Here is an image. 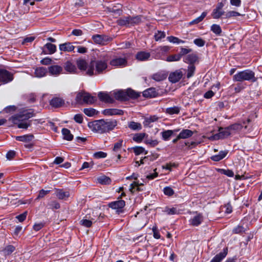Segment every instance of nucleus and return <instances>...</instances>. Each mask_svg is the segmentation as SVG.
<instances>
[{
	"label": "nucleus",
	"mask_w": 262,
	"mask_h": 262,
	"mask_svg": "<svg viewBox=\"0 0 262 262\" xmlns=\"http://www.w3.org/2000/svg\"><path fill=\"white\" fill-rule=\"evenodd\" d=\"M34 116L32 110L25 111L19 114L12 116L10 120L19 128L27 129L31 124V121L27 120Z\"/></svg>",
	"instance_id": "f257e3e1"
},
{
	"label": "nucleus",
	"mask_w": 262,
	"mask_h": 262,
	"mask_svg": "<svg viewBox=\"0 0 262 262\" xmlns=\"http://www.w3.org/2000/svg\"><path fill=\"white\" fill-rule=\"evenodd\" d=\"M117 125L116 120L106 121L104 120L95 121L89 123V126L98 133L102 134L113 130Z\"/></svg>",
	"instance_id": "f03ea898"
},
{
	"label": "nucleus",
	"mask_w": 262,
	"mask_h": 262,
	"mask_svg": "<svg viewBox=\"0 0 262 262\" xmlns=\"http://www.w3.org/2000/svg\"><path fill=\"white\" fill-rule=\"evenodd\" d=\"M107 67L106 61L92 60L90 62V67L87 72V75L92 76L94 74L101 73Z\"/></svg>",
	"instance_id": "7ed1b4c3"
},
{
	"label": "nucleus",
	"mask_w": 262,
	"mask_h": 262,
	"mask_svg": "<svg viewBox=\"0 0 262 262\" xmlns=\"http://www.w3.org/2000/svg\"><path fill=\"white\" fill-rule=\"evenodd\" d=\"M257 78L255 76L254 72L250 70H245L238 72L233 76L234 81H250L255 82Z\"/></svg>",
	"instance_id": "20e7f679"
},
{
	"label": "nucleus",
	"mask_w": 262,
	"mask_h": 262,
	"mask_svg": "<svg viewBox=\"0 0 262 262\" xmlns=\"http://www.w3.org/2000/svg\"><path fill=\"white\" fill-rule=\"evenodd\" d=\"M97 100L95 96L85 92H79L77 94L75 100L77 103L83 104L84 103L92 104Z\"/></svg>",
	"instance_id": "39448f33"
},
{
	"label": "nucleus",
	"mask_w": 262,
	"mask_h": 262,
	"mask_svg": "<svg viewBox=\"0 0 262 262\" xmlns=\"http://www.w3.org/2000/svg\"><path fill=\"white\" fill-rule=\"evenodd\" d=\"M231 133L230 129H229V126L225 128H221L219 129V134L214 135L211 139L213 140H218L219 139L225 138L229 136Z\"/></svg>",
	"instance_id": "423d86ee"
},
{
	"label": "nucleus",
	"mask_w": 262,
	"mask_h": 262,
	"mask_svg": "<svg viewBox=\"0 0 262 262\" xmlns=\"http://www.w3.org/2000/svg\"><path fill=\"white\" fill-rule=\"evenodd\" d=\"M13 79V77L12 73L6 70L0 69L1 82L6 83L11 81Z\"/></svg>",
	"instance_id": "0eeeda50"
},
{
	"label": "nucleus",
	"mask_w": 262,
	"mask_h": 262,
	"mask_svg": "<svg viewBox=\"0 0 262 262\" xmlns=\"http://www.w3.org/2000/svg\"><path fill=\"white\" fill-rule=\"evenodd\" d=\"M92 39L97 44L104 45L112 38L106 35L96 34L92 36Z\"/></svg>",
	"instance_id": "6e6552de"
},
{
	"label": "nucleus",
	"mask_w": 262,
	"mask_h": 262,
	"mask_svg": "<svg viewBox=\"0 0 262 262\" xmlns=\"http://www.w3.org/2000/svg\"><path fill=\"white\" fill-rule=\"evenodd\" d=\"M125 202L124 201L120 200L118 201L112 202L108 204V206L113 209L117 210L118 213L122 212V208L125 206Z\"/></svg>",
	"instance_id": "1a4fd4ad"
},
{
	"label": "nucleus",
	"mask_w": 262,
	"mask_h": 262,
	"mask_svg": "<svg viewBox=\"0 0 262 262\" xmlns=\"http://www.w3.org/2000/svg\"><path fill=\"white\" fill-rule=\"evenodd\" d=\"M183 72L181 70H178L169 74L168 79L172 83H176L178 82L183 76Z\"/></svg>",
	"instance_id": "9d476101"
},
{
	"label": "nucleus",
	"mask_w": 262,
	"mask_h": 262,
	"mask_svg": "<svg viewBox=\"0 0 262 262\" xmlns=\"http://www.w3.org/2000/svg\"><path fill=\"white\" fill-rule=\"evenodd\" d=\"M48 71L50 75L57 76L62 73L63 68L58 65H53L48 68Z\"/></svg>",
	"instance_id": "9b49d317"
},
{
	"label": "nucleus",
	"mask_w": 262,
	"mask_h": 262,
	"mask_svg": "<svg viewBox=\"0 0 262 262\" xmlns=\"http://www.w3.org/2000/svg\"><path fill=\"white\" fill-rule=\"evenodd\" d=\"M76 63L78 69L81 71H85L87 75V72L90 67V62L88 63L85 60L79 59L77 60Z\"/></svg>",
	"instance_id": "f8f14e48"
},
{
	"label": "nucleus",
	"mask_w": 262,
	"mask_h": 262,
	"mask_svg": "<svg viewBox=\"0 0 262 262\" xmlns=\"http://www.w3.org/2000/svg\"><path fill=\"white\" fill-rule=\"evenodd\" d=\"M55 194L60 200L66 199L70 196L69 191H64L62 189H55Z\"/></svg>",
	"instance_id": "ddd939ff"
},
{
	"label": "nucleus",
	"mask_w": 262,
	"mask_h": 262,
	"mask_svg": "<svg viewBox=\"0 0 262 262\" xmlns=\"http://www.w3.org/2000/svg\"><path fill=\"white\" fill-rule=\"evenodd\" d=\"M64 101L61 98L54 97L50 101V104L54 107L57 108L63 106Z\"/></svg>",
	"instance_id": "4468645a"
},
{
	"label": "nucleus",
	"mask_w": 262,
	"mask_h": 262,
	"mask_svg": "<svg viewBox=\"0 0 262 262\" xmlns=\"http://www.w3.org/2000/svg\"><path fill=\"white\" fill-rule=\"evenodd\" d=\"M127 63L126 60L124 58H117L111 60L110 64L114 67L125 66Z\"/></svg>",
	"instance_id": "2eb2a0df"
},
{
	"label": "nucleus",
	"mask_w": 262,
	"mask_h": 262,
	"mask_svg": "<svg viewBox=\"0 0 262 262\" xmlns=\"http://www.w3.org/2000/svg\"><path fill=\"white\" fill-rule=\"evenodd\" d=\"M113 95L116 99L119 101L127 100V94L125 90H120L114 92Z\"/></svg>",
	"instance_id": "dca6fc26"
},
{
	"label": "nucleus",
	"mask_w": 262,
	"mask_h": 262,
	"mask_svg": "<svg viewBox=\"0 0 262 262\" xmlns=\"http://www.w3.org/2000/svg\"><path fill=\"white\" fill-rule=\"evenodd\" d=\"M228 253V248H225L223 251L216 255L210 262H221L227 255Z\"/></svg>",
	"instance_id": "f3484780"
},
{
	"label": "nucleus",
	"mask_w": 262,
	"mask_h": 262,
	"mask_svg": "<svg viewBox=\"0 0 262 262\" xmlns=\"http://www.w3.org/2000/svg\"><path fill=\"white\" fill-rule=\"evenodd\" d=\"M203 216L201 213H197L195 216L190 220V224L193 226H198L201 224Z\"/></svg>",
	"instance_id": "a211bd4d"
},
{
	"label": "nucleus",
	"mask_w": 262,
	"mask_h": 262,
	"mask_svg": "<svg viewBox=\"0 0 262 262\" xmlns=\"http://www.w3.org/2000/svg\"><path fill=\"white\" fill-rule=\"evenodd\" d=\"M98 97L101 101L106 103H113L114 102L113 99L106 93L99 92Z\"/></svg>",
	"instance_id": "6ab92c4d"
},
{
	"label": "nucleus",
	"mask_w": 262,
	"mask_h": 262,
	"mask_svg": "<svg viewBox=\"0 0 262 262\" xmlns=\"http://www.w3.org/2000/svg\"><path fill=\"white\" fill-rule=\"evenodd\" d=\"M143 95L144 97L147 98L155 97L158 95V92L156 91L155 88H150L145 90L143 92Z\"/></svg>",
	"instance_id": "aec40b11"
},
{
	"label": "nucleus",
	"mask_w": 262,
	"mask_h": 262,
	"mask_svg": "<svg viewBox=\"0 0 262 262\" xmlns=\"http://www.w3.org/2000/svg\"><path fill=\"white\" fill-rule=\"evenodd\" d=\"M150 54L149 52L145 51L139 52L136 55V58L139 61H145L149 59Z\"/></svg>",
	"instance_id": "412c9836"
},
{
	"label": "nucleus",
	"mask_w": 262,
	"mask_h": 262,
	"mask_svg": "<svg viewBox=\"0 0 262 262\" xmlns=\"http://www.w3.org/2000/svg\"><path fill=\"white\" fill-rule=\"evenodd\" d=\"M198 60V57L195 53H192L185 56L184 58V62L193 64Z\"/></svg>",
	"instance_id": "4be33fe9"
},
{
	"label": "nucleus",
	"mask_w": 262,
	"mask_h": 262,
	"mask_svg": "<svg viewBox=\"0 0 262 262\" xmlns=\"http://www.w3.org/2000/svg\"><path fill=\"white\" fill-rule=\"evenodd\" d=\"M75 49V47L71 42H66L59 45V49L61 51L71 52Z\"/></svg>",
	"instance_id": "5701e85b"
},
{
	"label": "nucleus",
	"mask_w": 262,
	"mask_h": 262,
	"mask_svg": "<svg viewBox=\"0 0 262 262\" xmlns=\"http://www.w3.org/2000/svg\"><path fill=\"white\" fill-rule=\"evenodd\" d=\"M166 77L167 74L163 71L155 73L151 76L152 79H153L154 80L156 81H160L164 80L166 78Z\"/></svg>",
	"instance_id": "b1692460"
},
{
	"label": "nucleus",
	"mask_w": 262,
	"mask_h": 262,
	"mask_svg": "<svg viewBox=\"0 0 262 262\" xmlns=\"http://www.w3.org/2000/svg\"><path fill=\"white\" fill-rule=\"evenodd\" d=\"M193 135V132L191 130L185 129H183L179 134L178 138L186 139L190 137Z\"/></svg>",
	"instance_id": "393cba45"
},
{
	"label": "nucleus",
	"mask_w": 262,
	"mask_h": 262,
	"mask_svg": "<svg viewBox=\"0 0 262 262\" xmlns=\"http://www.w3.org/2000/svg\"><path fill=\"white\" fill-rule=\"evenodd\" d=\"M47 73V71L45 68L38 67L35 69L34 75L37 77H42L45 76Z\"/></svg>",
	"instance_id": "a878e982"
},
{
	"label": "nucleus",
	"mask_w": 262,
	"mask_h": 262,
	"mask_svg": "<svg viewBox=\"0 0 262 262\" xmlns=\"http://www.w3.org/2000/svg\"><path fill=\"white\" fill-rule=\"evenodd\" d=\"M122 111L117 109L110 108L105 109L103 111V114L105 115L112 116L115 115H121Z\"/></svg>",
	"instance_id": "bb28decb"
},
{
	"label": "nucleus",
	"mask_w": 262,
	"mask_h": 262,
	"mask_svg": "<svg viewBox=\"0 0 262 262\" xmlns=\"http://www.w3.org/2000/svg\"><path fill=\"white\" fill-rule=\"evenodd\" d=\"M64 67V69L69 73H74L76 71L75 66L70 61L66 62Z\"/></svg>",
	"instance_id": "cd10ccee"
},
{
	"label": "nucleus",
	"mask_w": 262,
	"mask_h": 262,
	"mask_svg": "<svg viewBox=\"0 0 262 262\" xmlns=\"http://www.w3.org/2000/svg\"><path fill=\"white\" fill-rule=\"evenodd\" d=\"M97 182L102 185L110 184L111 183V179L105 176H102L97 178Z\"/></svg>",
	"instance_id": "c85d7f7f"
},
{
	"label": "nucleus",
	"mask_w": 262,
	"mask_h": 262,
	"mask_svg": "<svg viewBox=\"0 0 262 262\" xmlns=\"http://www.w3.org/2000/svg\"><path fill=\"white\" fill-rule=\"evenodd\" d=\"M34 138L32 135H26L21 136H16L15 139L17 141L28 142L31 141Z\"/></svg>",
	"instance_id": "c756f323"
},
{
	"label": "nucleus",
	"mask_w": 262,
	"mask_h": 262,
	"mask_svg": "<svg viewBox=\"0 0 262 262\" xmlns=\"http://www.w3.org/2000/svg\"><path fill=\"white\" fill-rule=\"evenodd\" d=\"M243 127V125L241 123H235L229 126V129L232 133H236L240 131Z\"/></svg>",
	"instance_id": "7c9ffc66"
},
{
	"label": "nucleus",
	"mask_w": 262,
	"mask_h": 262,
	"mask_svg": "<svg viewBox=\"0 0 262 262\" xmlns=\"http://www.w3.org/2000/svg\"><path fill=\"white\" fill-rule=\"evenodd\" d=\"M180 111V107L176 106L167 108L165 113L169 115L178 114Z\"/></svg>",
	"instance_id": "2f4dec72"
},
{
	"label": "nucleus",
	"mask_w": 262,
	"mask_h": 262,
	"mask_svg": "<svg viewBox=\"0 0 262 262\" xmlns=\"http://www.w3.org/2000/svg\"><path fill=\"white\" fill-rule=\"evenodd\" d=\"M127 94V100L129 98L135 99L139 97L140 94L132 89L125 90Z\"/></svg>",
	"instance_id": "473e14b6"
},
{
	"label": "nucleus",
	"mask_w": 262,
	"mask_h": 262,
	"mask_svg": "<svg viewBox=\"0 0 262 262\" xmlns=\"http://www.w3.org/2000/svg\"><path fill=\"white\" fill-rule=\"evenodd\" d=\"M62 133L63 136V138L68 141H71L73 138V136L71 134L70 130L67 128H63L62 129Z\"/></svg>",
	"instance_id": "72a5a7b5"
},
{
	"label": "nucleus",
	"mask_w": 262,
	"mask_h": 262,
	"mask_svg": "<svg viewBox=\"0 0 262 262\" xmlns=\"http://www.w3.org/2000/svg\"><path fill=\"white\" fill-rule=\"evenodd\" d=\"M142 185V184H139L138 183L134 182V183L130 184L129 190L133 193L136 191H142L143 189H141L140 186Z\"/></svg>",
	"instance_id": "f704fd0d"
},
{
	"label": "nucleus",
	"mask_w": 262,
	"mask_h": 262,
	"mask_svg": "<svg viewBox=\"0 0 262 262\" xmlns=\"http://www.w3.org/2000/svg\"><path fill=\"white\" fill-rule=\"evenodd\" d=\"M207 14V12H203L200 16L190 21L189 23V25H192L194 24H198L203 20V19L206 16Z\"/></svg>",
	"instance_id": "c9c22d12"
},
{
	"label": "nucleus",
	"mask_w": 262,
	"mask_h": 262,
	"mask_svg": "<svg viewBox=\"0 0 262 262\" xmlns=\"http://www.w3.org/2000/svg\"><path fill=\"white\" fill-rule=\"evenodd\" d=\"M129 25H138L141 22V16H136L134 17L129 16Z\"/></svg>",
	"instance_id": "e433bc0d"
},
{
	"label": "nucleus",
	"mask_w": 262,
	"mask_h": 262,
	"mask_svg": "<svg viewBox=\"0 0 262 262\" xmlns=\"http://www.w3.org/2000/svg\"><path fill=\"white\" fill-rule=\"evenodd\" d=\"M158 119V118L156 116H150L145 118L143 124L144 126H148L151 123L156 121Z\"/></svg>",
	"instance_id": "4c0bfd02"
},
{
	"label": "nucleus",
	"mask_w": 262,
	"mask_h": 262,
	"mask_svg": "<svg viewBox=\"0 0 262 262\" xmlns=\"http://www.w3.org/2000/svg\"><path fill=\"white\" fill-rule=\"evenodd\" d=\"M128 127L133 130H140L142 128V125L140 123L134 121L130 122L128 124Z\"/></svg>",
	"instance_id": "58836bf2"
},
{
	"label": "nucleus",
	"mask_w": 262,
	"mask_h": 262,
	"mask_svg": "<svg viewBox=\"0 0 262 262\" xmlns=\"http://www.w3.org/2000/svg\"><path fill=\"white\" fill-rule=\"evenodd\" d=\"M15 248L12 245H8L6 246L3 250V252L5 256L10 255L14 250Z\"/></svg>",
	"instance_id": "ea45409f"
},
{
	"label": "nucleus",
	"mask_w": 262,
	"mask_h": 262,
	"mask_svg": "<svg viewBox=\"0 0 262 262\" xmlns=\"http://www.w3.org/2000/svg\"><path fill=\"white\" fill-rule=\"evenodd\" d=\"M45 47L48 50V53L52 54L56 51V47L55 45L51 43H47L46 44Z\"/></svg>",
	"instance_id": "a19ab883"
},
{
	"label": "nucleus",
	"mask_w": 262,
	"mask_h": 262,
	"mask_svg": "<svg viewBox=\"0 0 262 262\" xmlns=\"http://www.w3.org/2000/svg\"><path fill=\"white\" fill-rule=\"evenodd\" d=\"M93 220H94V219H92L91 220L83 219L80 221V223L83 226L89 228V227H91V226L93 224Z\"/></svg>",
	"instance_id": "79ce46f5"
},
{
	"label": "nucleus",
	"mask_w": 262,
	"mask_h": 262,
	"mask_svg": "<svg viewBox=\"0 0 262 262\" xmlns=\"http://www.w3.org/2000/svg\"><path fill=\"white\" fill-rule=\"evenodd\" d=\"M211 30L217 35H220L222 33L221 27L216 24H213L211 26Z\"/></svg>",
	"instance_id": "37998d69"
},
{
	"label": "nucleus",
	"mask_w": 262,
	"mask_h": 262,
	"mask_svg": "<svg viewBox=\"0 0 262 262\" xmlns=\"http://www.w3.org/2000/svg\"><path fill=\"white\" fill-rule=\"evenodd\" d=\"M225 12L224 11L215 9L212 12V16L214 19H218Z\"/></svg>",
	"instance_id": "c03bdc74"
},
{
	"label": "nucleus",
	"mask_w": 262,
	"mask_h": 262,
	"mask_svg": "<svg viewBox=\"0 0 262 262\" xmlns=\"http://www.w3.org/2000/svg\"><path fill=\"white\" fill-rule=\"evenodd\" d=\"M129 16L117 20V24L120 26H127L129 25Z\"/></svg>",
	"instance_id": "a18cd8bd"
},
{
	"label": "nucleus",
	"mask_w": 262,
	"mask_h": 262,
	"mask_svg": "<svg viewBox=\"0 0 262 262\" xmlns=\"http://www.w3.org/2000/svg\"><path fill=\"white\" fill-rule=\"evenodd\" d=\"M226 18H229L231 17H236L238 16H241V14L238 12L235 11H229L227 12L225 14Z\"/></svg>",
	"instance_id": "49530a36"
},
{
	"label": "nucleus",
	"mask_w": 262,
	"mask_h": 262,
	"mask_svg": "<svg viewBox=\"0 0 262 262\" xmlns=\"http://www.w3.org/2000/svg\"><path fill=\"white\" fill-rule=\"evenodd\" d=\"M173 131L172 130H167L162 133V136L163 139L166 141L172 136Z\"/></svg>",
	"instance_id": "de8ad7c7"
},
{
	"label": "nucleus",
	"mask_w": 262,
	"mask_h": 262,
	"mask_svg": "<svg viewBox=\"0 0 262 262\" xmlns=\"http://www.w3.org/2000/svg\"><path fill=\"white\" fill-rule=\"evenodd\" d=\"M145 133L136 134L134 135L133 137V140L134 141L137 142H141L144 138V137L145 136Z\"/></svg>",
	"instance_id": "09e8293b"
},
{
	"label": "nucleus",
	"mask_w": 262,
	"mask_h": 262,
	"mask_svg": "<svg viewBox=\"0 0 262 262\" xmlns=\"http://www.w3.org/2000/svg\"><path fill=\"white\" fill-rule=\"evenodd\" d=\"M195 68L194 65L190 64L188 67L187 77L188 78H190L193 75Z\"/></svg>",
	"instance_id": "8fccbe9b"
},
{
	"label": "nucleus",
	"mask_w": 262,
	"mask_h": 262,
	"mask_svg": "<svg viewBox=\"0 0 262 262\" xmlns=\"http://www.w3.org/2000/svg\"><path fill=\"white\" fill-rule=\"evenodd\" d=\"M181 59L180 55L178 54L171 55L167 57L166 61L168 62L179 61Z\"/></svg>",
	"instance_id": "3c124183"
},
{
	"label": "nucleus",
	"mask_w": 262,
	"mask_h": 262,
	"mask_svg": "<svg viewBox=\"0 0 262 262\" xmlns=\"http://www.w3.org/2000/svg\"><path fill=\"white\" fill-rule=\"evenodd\" d=\"M167 39L169 42H173V43H184V41L181 40L179 38H178L176 37L172 36L167 37Z\"/></svg>",
	"instance_id": "603ef678"
},
{
	"label": "nucleus",
	"mask_w": 262,
	"mask_h": 262,
	"mask_svg": "<svg viewBox=\"0 0 262 262\" xmlns=\"http://www.w3.org/2000/svg\"><path fill=\"white\" fill-rule=\"evenodd\" d=\"M164 212H166L169 215L176 214L178 213V211L176 208H169L166 207Z\"/></svg>",
	"instance_id": "864d4df0"
},
{
	"label": "nucleus",
	"mask_w": 262,
	"mask_h": 262,
	"mask_svg": "<svg viewBox=\"0 0 262 262\" xmlns=\"http://www.w3.org/2000/svg\"><path fill=\"white\" fill-rule=\"evenodd\" d=\"M193 43L197 46L202 47H203L205 44V41L203 39L199 38L195 39L193 40Z\"/></svg>",
	"instance_id": "5fc2aeb1"
},
{
	"label": "nucleus",
	"mask_w": 262,
	"mask_h": 262,
	"mask_svg": "<svg viewBox=\"0 0 262 262\" xmlns=\"http://www.w3.org/2000/svg\"><path fill=\"white\" fill-rule=\"evenodd\" d=\"M165 37V33L164 32L158 31L155 35V38L156 41L160 40L162 38Z\"/></svg>",
	"instance_id": "6e6d98bb"
},
{
	"label": "nucleus",
	"mask_w": 262,
	"mask_h": 262,
	"mask_svg": "<svg viewBox=\"0 0 262 262\" xmlns=\"http://www.w3.org/2000/svg\"><path fill=\"white\" fill-rule=\"evenodd\" d=\"M164 193L168 196H171L174 193L173 190L170 187H166L163 189Z\"/></svg>",
	"instance_id": "4d7b16f0"
},
{
	"label": "nucleus",
	"mask_w": 262,
	"mask_h": 262,
	"mask_svg": "<svg viewBox=\"0 0 262 262\" xmlns=\"http://www.w3.org/2000/svg\"><path fill=\"white\" fill-rule=\"evenodd\" d=\"M192 49H191L181 48L179 55H180V58H181L182 56L190 53Z\"/></svg>",
	"instance_id": "13d9d810"
},
{
	"label": "nucleus",
	"mask_w": 262,
	"mask_h": 262,
	"mask_svg": "<svg viewBox=\"0 0 262 262\" xmlns=\"http://www.w3.org/2000/svg\"><path fill=\"white\" fill-rule=\"evenodd\" d=\"M83 112L88 116H92L95 114L96 110L93 108H85Z\"/></svg>",
	"instance_id": "bf43d9fd"
},
{
	"label": "nucleus",
	"mask_w": 262,
	"mask_h": 262,
	"mask_svg": "<svg viewBox=\"0 0 262 262\" xmlns=\"http://www.w3.org/2000/svg\"><path fill=\"white\" fill-rule=\"evenodd\" d=\"M122 143L123 140L122 139L119 140L118 142L114 144L113 150L114 151H118L121 148L122 146Z\"/></svg>",
	"instance_id": "052dcab7"
},
{
	"label": "nucleus",
	"mask_w": 262,
	"mask_h": 262,
	"mask_svg": "<svg viewBox=\"0 0 262 262\" xmlns=\"http://www.w3.org/2000/svg\"><path fill=\"white\" fill-rule=\"evenodd\" d=\"M134 151L136 155H139L145 151V149L142 147L137 146L134 148Z\"/></svg>",
	"instance_id": "680f3d73"
},
{
	"label": "nucleus",
	"mask_w": 262,
	"mask_h": 262,
	"mask_svg": "<svg viewBox=\"0 0 262 262\" xmlns=\"http://www.w3.org/2000/svg\"><path fill=\"white\" fill-rule=\"evenodd\" d=\"M50 190H45L43 189H41L39 191V194L37 198V199H40L41 198H43L46 195L48 194L50 192Z\"/></svg>",
	"instance_id": "e2e57ef3"
},
{
	"label": "nucleus",
	"mask_w": 262,
	"mask_h": 262,
	"mask_svg": "<svg viewBox=\"0 0 262 262\" xmlns=\"http://www.w3.org/2000/svg\"><path fill=\"white\" fill-rule=\"evenodd\" d=\"M27 212H25L23 213L16 216V218L20 222H22L26 219Z\"/></svg>",
	"instance_id": "0e129e2a"
},
{
	"label": "nucleus",
	"mask_w": 262,
	"mask_h": 262,
	"mask_svg": "<svg viewBox=\"0 0 262 262\" xmlns=\"http://www.w3.org/2000/svg\"><path fill=\"white\" fill-rule=\"evenodd\" d=\"M107 156L106 153L103 151H98L94 154V157L96 158H104Z\"/></svg>",
	"instance_id": "69168bd1"
},
{
	"label": "nucleus",
	"mask_w": 262,
	"mask_h": 262,
	"mask_svg": "<svg viewBox=\"0 0 262 262\" xmlns=\"http://www.w3.org/2000/svg\"><path fill=\"white\" fill-rule=\"evenodd\" d=\"M74 119L76 122H77L78 123H81L83 121L82 115H81V114L75 115L74 116Z\"/></svg>",
	"instance_id": "338daca9"
},
{
	"label": "nucleus",
	"mask_w": 262,
	"mask_h": 262,
	"mask_svg": "<svg viewBox=\"0 0 262 262\" xmlns=\"http://www.w3.org/2000/svg\"><path fill=\"white\" fill-rule=\"evenodd\" d=\"M50 205L51 206V207L53 209H57L60 208V204L58 202H57L56 201H52Z\"/></svg>",
	"instance_id": "774afa93"
}]
</instances>
